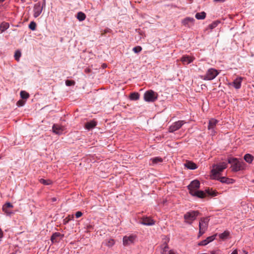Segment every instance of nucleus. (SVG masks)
I'll list each match as a JSON object with an SVG mask.
<instances>
[{
  "mask_svg": "<svg viewBox=\"0 0 254 254\" xmlns=\"http://www.w3.org/2000/svg\"><path fill=\"white\" fill-rule=\"evenodd\" d=\"M200 186V183L197 180H194L192 181L190 184L188 186V189L190 190V193L193 196H197L198 198H204L206 195L216 196V192L214 191L211 190L209 189L206 190V192L202 190H198Z\"/></svg>",
  "mask_w": 254,
  "mask_h": 254,
  "instance_id": "1",
  "label": "nucleus"
},
{
  "mask_svg": "<svg viewBox=\"0 0 254 254\" xmlns=\"http://www.w3.org/2000/svg\"><path fill=\"white\" fill-rule=\"evenodd\" d=\"M228 163L232 164V170L235 172L243 170L246 165L243 161L235 158L229 159Z\"/></svg>",
  "mask_w": 254,
  "mask_h": 254,
  "instance_id": "2",
  "label": "nucleus"
},
{
  "mask_svg": "<svg viewBox=\"0 0 254 254\" xmlns=\"http://www.w3.org/2000/svg\"><path fill=\"white\" fill-rule=\"evenodd\" d=\"M227 167V164L225 162H220L218 164L215 165L213 168L211 170V173L213 176H216L222 172Z\"/></svg>",
  "mask_w": 254,
  "mask_h": 254,
  "instance_id": "3",
  "label": "nucleus"
},
{
  "mask_svg": "<svg viewBox=\"0 0 254 254\" xmlns=\"http://www.w3.org/2000/svg\"><path fill=\"white\" fill-rule=\"evenodd\" d=\"M198 214V212L196 211H192L187 212L184 215L185 222L188 224H191L192 222L196 219V216Z\"/></svg>",
  "mask_w": 254,
  "mask_h": 254,
  "instance_id": "4",
  "label": "nucleus"
},
{
  "mask_svg": "<svg viewBox=\"0 0 254 254\" xmlns=\"http://www.w3.org/2000/svg\"><path fill=\"white\" fill-rule=\"evenodd\" d=\"M218 74L219 72L217 70L211 68L207 71L203 79L204 80H211L214 79Z\"/></svg>",
  "mask_w": 254,
  "mask_h": 254,
  "instance_id": "5",
  "label": "nucleus"
},
{
  "mask_svg": "<svg viewBox=\"0 0 254 254\" xmlns=\"http://www.w3.org/2000/svg\"><path fill=\"white\" fill-rule=\"evenodd\" d=\"M157 98V94L153 90L146 91L144 94V99L147 102H154Z\"/></svg>",
  "mask_w": 254,
  "mask_h": 254,
  "instance_id": "6",
  "label": "nucleus"
},
{
  "mask_svg": "<svg viewBox=\"0 0 254 254\" xmlns=\"http://www.w3.org/2000/svg\"><path fill=\"white\" fill-rule=\"evenodd\" d=\"M208 221L209 219H208V218H202L200 219L199 223V233L200 235L204 234L206 230H207Z\"/></svg>",
  "mask_w": 254,
  "mask_h": 254,
  "instance_id": "7",
  "label": "nucleus"
},
{
  "mask_svg": "<svg viewBox=\"0 0 254 254\" xmlns=\"http://www.w3.org/2000/svg\"><path fill=\"white\" fill-rule=\"evenodd\" d=\"M186 123V122L184 121H178L174 123L169 128V131L170 132H173L179 129H180L183 125H184Z\"/></svg>",
  "mask_w": 254,
  "mask_h": 254,
  "instance_id": "8",
  "label": "nucleus"
},
{
  "mask_svg": "<svg viewBox=\"0 0 254 254\" xmlns=\"http://www.w3.org/2000/svg\"><path fill=\"white\" fill-rule=\"evenodd\" d=\"M218 123V121L214 119H211L209 120L208 129L211 130V134H215V128Z\"/></svg>",
  "mask_w": 254,
  "mask_h": 254,
  "instance_id": "9",
  "label": "nucleus"
},
{
  "mask_svg": "<svg viewBox=\"0 0 254 254\" xmlns=\"http://www.w3.org/2000/svg\"><path fill=\"white\" fill-rule=\"evenodd\" d=\"M136 237L134 235L125 236L123 238V244L125 246H128L134 243Z\"/></svg>",
  "mask_w": 254,
  "mask_h": 254,
  "instance_id": "10",
  "label": "nucleus"
},
{
  "mask_svg": "<svg viewBox=\"0 0 254 254\" xmlns=\"http://www.w3.org/2000/svg\"><path fill=\"white\" fill-rule=\"evenodd\" d=\"M43 5H41L40 2L35 4L34 7V16L37 17L41 13L43 10Z\"/></svg>",
  "mask_w": 254,
  "mask_h": 254,
  "instance_id": "11",
  "label": "nucleus"
},
{
  "mask_svg": "<svg viewBox=\"0 0 254 254\" xmlns=\"http://www.w3.org/2000/svg\"><path fill=\"white\" fill-rule=\"evenodd\" d=\"M53 131L57 134H61L64 130V127L58 124H54L52 127Z\"/></svg>",
  "mask_w": 254,
  "mask_h": 254,
  "instance_id": "12",
  "label": "nucleus"
},
{
  "mask_svg": "<svg viewBox=\"0 0 254 254\" xmlns=\"http://www.w3.org/2000/svg\"><path fill=\"white\" fill-rule=\"evenodd\" d=\"M140 223L144 225H152L154 224L153 220L147 217H142L140 220Z\"/></svg>",
  "mask_w": 254,
  "mask_h": 254,
  "instance_id": "13",
  "label": "nucleus"
},
{
  "mask_svg": "<svg viewBox=\"0 0 254 254\" xmlns=\"http://www.w3.org/2000/svg\"><path fill=\"white\" fill-rule=\"evenodd\" d=\"M63 236L59 232H56L54 233L51 238V240L52 242V243H56L59 242L60 239H61L63 238Z\"/></svg>",
  "mask_w": 254,
  "mask_h": 254,
  "instance_id": "14",
  "label": "nucleus"
},
{
  "mask_svg": "<svg viewBox=\"0 0 254 254\" xmlns=\"http://www.w3.org/2000/svg\"><path fill=\"white\" fill-rule=\"evenodd\" d=\"M243 78L241 77H237L232 83V85L237 89H240L241 87V83L243 80Z\"/></svg>",
  "mask_w": 254,
  "mask_h": 254,
  "instance_id": "15",
  "label": "nucleus"
},
{
  "mask_svg": "<svg viewBox=\"0 0 254 254\" xmlns=\"http://www.w3.org/2000/svg\"><path fill=\"white\" fill-rule=\"evenodd\" d=\"M96 125L97 122L94 120H92L85 123L84 127L86 129L88 130H90L94 128L96 126Z\"/></svg>",
  "mask_w": 254,
  "mask_h": 254,
  "instance_id": "16",
  "label": "nucleus"
},
{
  "mask_svg": "<svg viewBox=\"0 0 254 254\" xmlns=\"http://www.w3.org/2000/svg\"><path fill=\"white\" fill-rule=\"evenodd\" d=\"M193 60V58L192 57H190L189 56H184L181 58V62L184 64H188L191 63Z\"/></svg>",
  "mask_w": 254,
  "mask_h": 254,
  "instance_id": "17",
  "label": "nucleus"
},
{
  "mask_svg": "<svg viewBox=\"0 0 254 254\" xmlns=\"http://www.w3.org/2000/svg\"><path fill=\"white\" fill-rule=\"evenodd\" d=\"M215 235H213L207 237L205 240L200 242L198 245L199 246H205L208 244L209 243L212 242L215 239Z\"/></svg>",
  "mask_w": 254,
  "mask_h": 254,
  "instance_id": "18",
  "label": "nucleus"
},
{
  "mask_svg": "<svg viewBox=\"0 0 254 254\" xmlns=\"http://www.w3.org/2000/svg\"><path fill=\"white\" fill-rule=\"evenodd\" d=\"M217 179L222 183H226L227 184H232L234 182V180L232 179H230L225 177H218Z\"/></svg>",
  "mask_w": 254,
  "mask_h": 254,
  "instance_id": "19",
  "label": "nucleus"
},
{
  "mask_svg": "<svg viewBox=\"0 0 254 254\" xmlns=\"http://www.w3.org/2000/svg\"><path fill=\"white\" fill-rule=\"evenodd\" d=\"M185 166L189 169L194 170L197 168V165L191 161H187L184 164Z\"/></svg>",
  "mask_w": 254,
  "mask_h": 254,
  "instance_id": "20",
  "label": "nucleus"
},
{
  "mask_svg": "<svg viewBox=\"0 0 254 254\" xmlns=\"http://www.w3.org/2000/svg\"><path fill=\"white\" fill-rule=\"evenodd\" d=\"M3 212L7 216H11L14 212L11 210V207H2Z\"/></svg>",
  "mask_w": 254,
  "mask_h": 254,
  "instance_id": "21",
  "label": "nucleus"
},
{
  "mask_svg": "<svg viewBox=\"0 0 254 254\" xmlns=\"http://www.w3.org/2000/svg\"><path fill=\"white\" fill-rule=\"evenodd\" d=\"M9 25L7 22H2L0 25V30L1 32L4 31L9 28Z\"/></svg>",
  "mask_w": 254,
  "mask_h": 254,
  "instance_id": "22",
  "label": "nucleus"
},
{
  "mask_svg": "<svg viewBox=\"0 0 254 254\" xmlns=\"http://www.w3.org/2000/svg\"><path fill=\"white\" fill-rule=\"evenodd\" d=\"M230 235V232L228 231H225L223 233L219 235V238L224 240L228 238Z\"/></svg>",
  "mask_w": 254,
  "mask_h": 254,
  "instance_id": "23",
  "label": "nucleus"
},
{
  "mask_svg": "<svg viewBox=\"0 0 254 254\" xmlns=\"http://www.w3.org/2000/svg\"><path fill=\"white\" fill-rule=\"evenodd\" d=\"M195 17L197 19H204L206 17V13L204 11L197 13Z\"/></svg>",
  "mask_w": 254,
  "mask_h": 254,
  "instance_id": "24",
  "label": "nucleus"
},
{
  "mask_svg": "<svg viewBox=\"0 0 254 254\" xmlns=\"http://www.w3.org/2000/svg\"><path fill=\"white\" fill-rule=\"evenodd\" d=\"M253 159H254V157L250 154H246L244 156L245 160L249 163H252V162L253 160Z\"/></svg>",
  "mask_w": 254,
  "mask_h": 254,
  "instance_id": "25",
  "label": "nucleus"
},
{
  "mask_svg": "<svg viewBox=\"0 0 254 254\" xmlns=\"http://www.w3.org/2000/svg\"><path fill=\"white\" fill-rule=\"evenodd\" d=\"M194 20L193 18L187 17L183 20L182 23L185 25H188L189 23H192Z\"/></svg>",
  "mask_w": 254,
  "mask_h": 254,
  "instance_id": "26",
  "label": "nucleus"
},
{
  "mask_svg": "<svg viewBox=\"0 0 254 254\" xmlns=\"http://www.w3.org/2000/svg\"><path fill=\"white\" fill-rule=\"evenodd\" d=\"M129 97L130 99L132 100H137L139 98V94L136 92L131 93Z\"/></svg>",
  "mask_w": 254,
  "mask_h": 254,
  "instance_id": "27",
  "label": "nucleus"
},
{
  "mask_svg": "<svg viewBox=\"0 0 254 254\" xmlns=\"http://www.w3.org/2000/svg\"><path fill=\"white\" fill-rule=\"evenodd\" d=\"M150 160L152 161L153 164H156L163 161V159L159 157L151 158Z\"/></svg>",
  "mask_w": 254,
  "mask_h": 254,
  "instance_id": "28",
  "label": "nucleus"
},
{
  "mask_svg": "<svg viewBox=\"0 0 254 254\" xmlns=\"http://www.w3.org/2000/svg\"><path fill=\"white\" fill-rule=\"evenodd\" d=\"M76 17L79 21H83L85 19L86 15L84 13L79 12L77 14Z\"/></svg>",
  "mask_w": 254,
  "mask_h": 254,
  "instance_id": "29",
  "label": "nucleus"
},
{
  "mask_svg": "<svg viewBox=\"0 0 254 254\" xmlns=\"http://www.w3.org/2000/svg\"><path fill=\"white\" fill-rule=\"evenodd\" d=\"M20 97L23 99H26L29 98V94L25 91H21L20 93Z\"/></svg>",
  "mask_w": 254,
  "mask_h": 254,
  "instance_id": "30",
  "label": "nucleus"
},
{
  "mask_svg": "<svg viewBox=\"0 0 254 254\" xmlns=\"http://www.w3.org/2000/svg\"><path fill=\"white\" fill-rule=\"evenodd\" d=\"M39 182L44 185H49L52 183V182L50 180H45L44 179H40Z\"/></svg>",
  "mask_w": 254,
  "mask_h": 254,
  "instance_id": "31",
  "label": "nucleus"
},
{
  "mask_svg": "<svg viewBox=\"0 0 254 254\" xmlns=\"http://www.w3.org/2000/svg\"><path fill=\"white\" fill-rule=\"evenodd\" d=\"M105 242H106V245H107L108 247H112L115 244L114 240L112 239H109L108 240H106L105 241Z\"/></svg>",
  "mask_w": 254,
  "mask_h": 254,
  "instance_id": "32",
  "label": "nucleus"
},
{
  "mask_svg": "<svg viewBox=\"0 0 254 254\" xmlns=\"http://www.w3.org/2000/svg\"><path fill=\"white\" fill-rule=\"evenodd\" d=\"M21 56L20 51L17 50L15 51L14 54V58L17 62L19 61V59Z\"/></svg>",
  "mask_w": 254,
  "mask_h": 254,
  "instance_id": "33",
  "label": "nucleus"
},
{
  "mask_svg": "<svg viewBox=\"0 0 254 254\" xmlns=\"http://www.w3.org/2000/svg\"><path fill=\"white\" fill-rule=\"evenodd\" d=\"M219 23L220 22L219 21H215L212 23L211 24H210V25H209V27L210 28V29H213L214 28H215Z\"/></svg>",
  "mask_w": 254,
  "mask_h": 254,
  "instance_id": "34",
  "label": "nucleus"
},
{
  "mask_svg": "<svg viewBox=\"0 0 254 254\" xmlns=\"http://www.w3.org/2000/svg\"><path fill=\"white\" fill-rule=\"evenodd\" d=\"M29 28L32 30H35L36 28V24L34 21H31L29 24Z\"/></svg>",
  "mask_w": 254,
  "mask_h": 254,
  "instance_id": "35",
  "label": "nucleus"
},
{
  "mask_svg": "<svg viewBox=\"0 0 254 254\" xmlns=\"http://www.w3.org/2000/svg\"><path fill=\"white\" fill-rule=\"evenodd\" d=\"M133 51L135 53H139L142 50V48L140 46H136L132 49Z\"/></svg>",
  "mask_w": 254,
  "mask_h": 254,
  "instance_id": "36",
  "label": "nucleus"
},
{
  "mask_svg": "<svg viewBox=\"0 0 254 254\" xmlns=\"http://www.w3.org/2000/svg\"><path fill=\"white\" fill-rule=\"evenodd\" d=\"M65 84L66 86H68L74 85L75 84V81L73 80H66L65 81Z\"/></svg>",
  "mask_w": 254,
  "mask_h": 254,
  "instance_id": "37",
  "label": "nucleus"
},
{
  "mask_svg": "<svg viewBox=\"0 0 254 254\" xmlns=\"http://www.w3.org/2000/svg\"><path fill=\"white\" fill-rule=\"evenodd\" d=\"M25 101H23V100H19L16 103L17 105L18 106H22L24 105L25 104Z\"/></svg>",
  "mask_w": 254,
  "mask_h": 254,
  "instance_id": "38",
  "label": "nucleus"
},
{
  "mask_svg": "<svg viewBox=\"0 0 254 254\" xmlns=\"http://www.w3.org/2000/svg\"><path fill=\"white\" fill-rule=\"evenodd\" d=\"M83 213L81 211H77L75 213V215L76 218H78L82 215Z\"/></svg>",
  "mask_w": 254,
  "mask_h": 254,
  "instance_id": "39",
  "label": "nucleus"
},
{
  "mask_svg": "<svg viewBox=\"0 0 254 254\" xmlns=\"http://www.w3.org/2000/svg\"><path fill=\"white\" fill-rule=\"evenodd\" d=\"M168 249V246L167 245V244H165V246H164V250H163V252L162 253L163 254H165V253L166 252V250Z\"/></svg>",
  "mask_w": 254,
  "mask_h": 254,
  "instance_id": "40",
  "label": "nucleus"
},
{
  "mask_svg": "<svg viewBox=\"0 0 254 254\" xmlns=\"http://www.w3.org/2000/svg\"><path fill=\"white\" fill-rule=\"evenodd\" d=\"M3 206H12L10 202H6L3 205Z\"/></svg>",
  "mask_w": 254,
  "mask_h": 254,
  "instance_id": "41",
  "label": "nucleus"
},
{
  "mask_svg": "<svg viewBox=\"0 0 254 254\" xmlns=\"http://www.w3.org/2000/svg\"><path fill=\"white\" fill-rule=\"evenodd\" d=\"M3 237V232L0 228V239Z\"/></svg>",
  "mask_w": 254,
  "mask_h": 254,
  "instance_id": "42",
  "label": "nucleus"
},
{
  "mask_svg": "<svg viewBox=\"0 0 254 254\" xmlns=\"http://www.w3.org/2000/svg\"><path fill=\"white\" fill-rule=\"evenodd\" d=\"M71 219L70 218V216H69L68 217H66L65 219V220H66V222H67L68 221H69Z\"/></svg>",
  "mask_w": 254,
  "mask_h": 254,
  "instance_id": "43",
  "label": "nucleus"
},
{
  "mask_svg": "<svg viewBox=\"0 0 254 254\" xmlns=\"http://www.w3.org/2000/svg\"><path fill=\"white\" fill-rule=\"evenodd\" d=\"M211 254H218V252H217L216 251H212L211 252Z\"/></svg>",
  "mask_w": 254,
  "mask_h": 254,
  "instance_id": "44",
  "label": "nucleus"
},
{
  "mask_svg": "<svg viewBox=\"0 0 254 254\" xmlns=\"http://www.w3.org/2000/svg\"><path fill=\"white\" fill-rule=\"evenodd\" d=\"M231 254H238L237 251L236 250H234Z\"/></svg>",
  "mask_w": 254,
  "mask_h": 254,
  "instance_id": "45",
  "label": "nucleus"
},
{
  "mask_svg": "<svg viewBox=\"0 0 254 254\" xmlns=\"http://www.w3.org/2000/svg\"><path fill=\"white\" fill-rule=\"evenodd\" d=\"M213 0L215 1H217V2H223V1H224L225 0Z\"/></svg>",
  "mask_w": 254,
  "mask_h": 254,
  "instance_id": "46",
  "label": "nucleus"
},
{
  "mask_svg": "<svg viewBox=\"0 0 254 254\" xmlns=\"http://www.w3.org/2000/svg\"><path fill=\"white\" fill-rule=\"evenodd\" d=\"M90 69H89V68H86V69H85V71L86 72H90Z\"/></svg>",
  "mask_w": 254,
  "mask_h": 254,
  "instance_id": "47",
  "label": "nucleus"
},
{
  "mask_svg": "<svg viewBox=\"0 0 254 254\" xmlns=\"http://www.w3.org/2000/svg\"><path fill=\"white\" fill-rule=\"evenodd\" d=\"M169 254H175L173 251H170Z\"/></svg>",
  "mask_w": 254,
  "mask_h": 254,
  "instance_id": "48",
  "label": "nucleus"
},
{
  "mask_svg": "<svg viewBox=\"0 0 254 254\" xmlns=\"http://www.w3.org/2000/svg\"><path fill=\"white\" fill-rule=\"evenodd\" d=\"M52 200L53 201H56L57 198H55V197H53V198H52Z\"/></svg>",
  "mask_w": 254,
  "mask_h": 254,
  "instance_id": "49",
  "label": "nucleus"
},
{
  "mask_svg": "<svg viewBox=\"0 0 254 254\" xmlns=\"http://www.w3.org/2000/svg\"><path fill=\"white\" fill-rule=\"evenodd\" d=\"M4 0H0V2H3Z\"/></svg>",
  "mask_w": 254,
  "mask_h": 254,
  "instance_id": "50",
  "label": "nucleus"
},
{
  "mask_svg": "<svg viewBox=\"0 0 254 254\" xmlns=\"http://www.w3.org/2000/svg\"><path fill=\"white\" fill-rule=\"evenodd\" d=\"M22 2H24L25 0H21Z\"/></svg>",
  "mask_w": 254,
  "mask_h": 254,
  "instance_id": "51",
  "label": "nucleus"
},
{
  "mask_svg": "<svg viewBox=\"0 0 254 254\" xmlns=\"http://www.w3.org/2000/svg\"><path fill=\"white\" fill-rule=\"evenodd\" d=\"M73 218V216H71V218L72 219Z\"/></svg>",
  "mask_w": 254,
  "mask_h": 254,
  "instance_id": "52",
  "label": "nucleus"
}]
</instances>
